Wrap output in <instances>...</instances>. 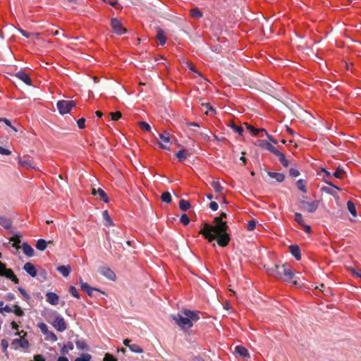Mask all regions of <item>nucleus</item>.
I'll list each match as a JSON object with an SVG mask.
<instances>
[{"instance_id": "obj_1", "label": "nucleus", "mask_w": 361, "mask_h": 361, "mask_svg": "<svg viewBox=\"0 0 361 361\" xmlns=\"http://www.w3.org/2000/svg\"><path fill=\"white\" fill-rule=\"evenodd\" d=\"M226 217V214L221 212L219 216L214 218V225L204 224L203 228L199 233L203 235L209 242L216 240L219 245L226 247L230 241L229 234L226 231L228 226L226 222L223 221Z\"/></svg>"}, {"instance_id": "obj_2", "label": "nucleus", "mask_w": 361, "mask_h": 361, "mask_svg": "<svg viewBox=\"0 0 361 361\" xmlns=\"http://www.w3.org/2000/svg\"><path fill=\"white\" fill-rule=\"evenodd\" d=\"M171 317L184 331H187L192 326V322H196L200 319L195 312L186 309L182 310L177 314L171 315Z\"/></svg>"}, {"instance_id": "obj_3", "label": "nucleus", "mask_w": 361, "mask_h": 361, "mask_svg": "<svg viewBox=\"0 0 361 361\" xmlns=\"http://www.w3.org/2000/svg\"><path fill=\"white\" fill-rule=\"evenodd\" d=\"M300 207L304 211L308 213H314L318 209L319 207V201L314 200L312 202H309L306 200L305 197H302L299 200Z\"/></svg>"}, {"instance_id": "obj_4", "label": "nucleus", "mask_w": 361, "mask_h": 361, "mask_svg": "<svg viewBox=\"0 0 361 361\" xmlns=\"http://www.w3.org/2000/svg\"><path fill=\"white\" fill-rule=\"evenodd\" d=\"M76 106V103L73 100H60L57 102L56 106L61 114H66Z\"/></svg>"}, {"instance_id": "obj_5", "label": "nucleus", "mask_w": 361, "mask_h": 361, "mask_svg": "<svg viewBox=\"0 0 361 361\" xmlns=\"http://www.w3.org/2000/svg\"><path fill=\"white\" fill-rule=\"evenodd\" d=\"M0 276L11 279L15 283H18L19 280L11 269H7L6 265L0 261Z\"/></svg>"}, {"instance_id": "obj_6", "label": "nucleus", "mask_w": 361, "mask_h": 361, "mask_svg": "<svg viewBox=\"0 0 361 361\" xmlns=\"http://www.w3.org/2000/svg\"><path fill=\"white\" fill-rule=\"evenodd\" d=\"M52 325L57 331L60 332L64 331L67 328V325L64 319L60 314H57L55 317Z\"/></svg>"}, {"instance_id": "obj_7", "label": "nucleus", "mask_w": 361, "mask_h": 361, "mask_svg": "<svg viewBox=\"0 0 361 361\" xmlns=\"http://www.w3.org/2000/svg\"><path fill=\"white\" fill-rule=\"evenodd\" d=\"M111 25L115 33L121 35L127 32L126 29L124 28L119 20L117 18L111 19Z\"/></svg>"}, {"instance_id": "obj_8", "label": "nucleus", "mask_w": 361, "mask_h": 361, "mask_svg": "<svg viewBox=\"0 0 361 361\" xmlns=\"http://www.w3.org/2000/svg\"><path fill=\"white\" fill-rule=\"evenodd\" d=\"M99 272L111 281L116 280V274L109 267H101L99 268Z\"/></svg>"}, {"instance_id": "obj_9", "label": "nucleus", "mask_w": 361, "mask_h": 361, "mask_svg": "<svg viewBox=\"0 0 361 361\" xmlns=\"http://www.w3.org/2000/svg\"><path fill=\"white\" fill-rule=\"evenodd\" d=\"M158 137H155L157 139H159L161 142H159V145L162 149H169V147L166 145V144L170 142V136L169 133L165 131L164 133H157Z\"/></svg>"}, {"instance_id": "obj_10", "label": "nucleus", "mask_w": 361, "mask_h": 361, "mask_svg": "<svg viewBox=\"0 0 361 361\" xmlns=\"http://www.w3.org/2000/svg\"><path fill=\"white\" fill-rule=\"evenodd\" d=\"M326 183L329 186L322 187L321 188L322 191L333 196L337 195V190H339L340 188L334 185L331 181H326Z\"/></svg>"}, {"instance_id": "obj_11", "label": "nucleus", "mask_w": 361, "mask_h": 361, "mask_svg": "<svg viewBox=\"0 0 361 361\" xmlns=\"http://www.w3.org/2000/svg\"><path fill=\"white\" fill-rule=\"evenodd\" d=\"M281 266L274 265L273 267L268 269L269 275L276 277V279H283V271H281Z\"/></svg>"}, {"instance_id": "obj_12", "label": "nucleus", "mask_w": 361, "mask_h": 361, "mask_svg": "<svg viewBox=\"0 0 361 361\" xmlns=\"http://www.w3.org/2000/svg\"><path fill=\"white\" fill-rule=\"evenodd\" d=\"M18 163L26 169H35L32 159L30 157H23L18 159Z\"/></svg>"}, {"instance_id": "obj_13", "label": "nucleus", "mask_w": 361, "mask_h": 361, "mask_svg": "<svg viewBox=\"0 0 361 361\" xmlns=\"http://www.w3.org/2000/svg\"><path fill=\"white\" fill-rule=\"evenodd\" d=\"M281 271H283V280L290 281V280L293 278L294 274L293 271L288 268L285 264L281 265Z\"/></svg>"}, {"instance_id": "obj_14", "label": "nucleus", "mask_w": 361, "mask_h": 361, "mask_svg": "<svg viewBox=\"0 0 361 361\" xmlns=\"http://www.w3.org/2000/svg\"><path fill=\"white\" fill-rule=\"evenodd\" d=\"M15 76L19 80H22L26 85H31L32 81L29 75L23 71H20L16 73Z\"/></svg>"}, {"instance_id": "obj_15", "label": "nucleus", "mask_w": 361, "mask_h": 361, "mask_svg": "<svg viewBox=\"0 0 361 361\" xmlns=\"http://www.w3.org/2000/svg\"><path fill=\"white\" fill-rule=\"evenodd\" d=\"M47 301L52 305H56L59 303V296L52 292H48L46 294Z\"/></svg>"}, {"instance_id": "obj_16", "label": "nucleus", "mask_w": 361, "mask_h": 361, "mask_svg": "<svg viewBox=\"0 0 361 361\" xmlns=\"http://www.w3.org/2000/svg\"><path fill=\"white\" fill-rule=\"evenodd\" d=\"M23 269L32 277L37 276L36 269L35 266L30 262L25 263L23 266Z\"/></svg>"}, {"instance_id": "obj_17", "label": "nucleus", "mask_w": 361, "mask_h": 361, "mask_svg": "<svg viewBox=\"0 0 361 361\" xmlns=\"http://www.w3.org/2000/svg\"><path fill=\"white\" fill-rule=\"evenodd\" d=\"M92 193L94 195H99V197H100V199L102 200H103L106 203L109 202V197H107V195L106 194V192L102 189H101V188H98V189L93 188Z\"/></svg>"}, {"instance_id": "obj_18", "label": "nucleus", "mask_w": 361, "mask_h": 361, "mask_svg": "<svg viewBox=\"0 0 361 361\" xmlns=\"http://www.w3.org/2000/svg\"><path fill=\"white\" fill-rule=\"evenodd\" d=\"M0 226L6 230H10L12 226V221L5 216H0Z\"/></svg>"}, {"instance_id": "obj_19", "label": "nucleus", "mask_w": 361, "mask_h": 361, "mask_svg": "<svg viewBox=\"0 0 361 361\" xmlns=\"http://www.w3.org/2000/svg\"><path fill=\"white\" fill-rule=\"evenodd\" d=\"M289 249L292 255L294 256L297 260L301 259L300 250L298 245H292L290 246Z\"/></svg>"}, {"instance_id": "obj_20", "label": "nucleus", "mask_w": 361, "mask_h": 361, "mask_svg": "<svg viewBox=\"0 0 361 361\" xmlns=\"http://www.w3.org/2000/svg\"><path fill=\"white\" fill-rule=\"evenodd\" d=\"M267 173L270 178L276 179L277 182H283L285 179V176L282 173L268 171Z\"/></svg>"}, {"instance_id": "obj_21", "label": "nucleus", "mask_w": 361, "mask_h": 361, "mask_svg": "<svg viewBox=\"0 0 361 361\" xmlns=\"http://www.w3.org/2000/svg\"><path fill=\"white\" fill-rule=\"evenodd\" d=\"M56 270L59 273H61L64 277H67L70 274L71 268L69 265H68V266L61 265L56 268Z\"/></svg>"}, {"instance_id": "obj_22", "label": "nucleus", "mask_w": 361, "mask_h": 361, "mask_svg": "<svg viewBox=\"0 0 361 361\" xmlns=\"http://www.w3.org/2000/svg\"><path fill=\"white\" fill-rule=\"evenodd\" d=\"M22 250L25 255L28 257H32L34 255L33 248L28 245L27 243H23L22 245Z\"/></svg>"}, {"instance_id": "obj_23", "label": "nucleus", "mask_w": 361, "mask_h": 361, "mask_svg": "<svg viewBox=\"0 0 361 361\" xmlns=\"http://www.w3.org/2000/svg\"><path fill=\"white\" fill-rule=\"evenodd\" d=\"M235 352L238 354L240 356H241L242 357H249V353L247 352V350L242 346V345H237L235 348Z\"/></svg>"}, {"instance_id": "obj_24", "label": "nucleus", "mask_w": 361, "mask_h": 361, "mask_svg": "<svg viewBox=\"0 0 361 361\" xmlns=\"http://www.w3.org/2000/svg\"><path fill=\"white\" fill-rule=\"evenodd\" d=\"M156 37L159 40L161 45L163 46L166 44V39L164 32L161 29H160L159 27L157 29Z\"/></svg>"}, {"instance_id": "obj_25", "label": "nucleus", "mask_w": 361, "mask_h": 361, "mask_svg": "<svg viewBox=\"0 0 361 361\" xmlns=\"http://www.w3.org/2000/svg\"><path fill=\"white\" fill-rule=\"evenodd\" d=\"M17 344L19 345L23 349H26L29 346V343H28L27 340H26V339H22V338L14 339L12 342V345H15Z\"/></svg>"}, {"instance_id": "obj_26", "label": "nucleus", "mask_w": 361, "mask_h": 361, "mask_svg": "<svg viewBox=\"0 0 361 361\" xmlns=\"http://www.w3.org/2000/svg\"><path fill=\"white\" fill-rule=\"evenodd\" d=\"M47 246V242L44 239H39L36 244V247L40 251H43Z\"/></svg>"}, {"instance_id": "obj_27", "label": "nucleus", "mask_w": 361, "mask_h": 361, "mask_svg": "<svg viewBox=\"0 0 361 361\" xmlns=\"http://www.w3.org/2000/svg\"><path fill=\"white\" fill-rule=\"evenodd\" d=\"M179 207L182 211L186 212L190 207V204L188 201L180 200L179 202Z\"/></svg>"}, {"instance_id": "obj_28", "label": "nucleus", "mask_w": 361, "mask_h": 361, "mask_svg": "<svg viewBox=\"0 0 361 361\" xmlns=\"http://www.w3.org/2000/svg\"><path fill=\"white\" fill-rule=\"evenodd\" d=\"M45 336V340L49 341L51 342H55L57 341V336L53 332L49 330V331L47 332Z\"/></svg>"}, {"instance_id": "obj_29", "label": "nucleus", "mask_w": 361, "mask_h": 361, "mask_svg": "<svg viewBox=\"0 0 361 361\" xmlns=\"http://www.w3.org/2000/svg\"><path fill=\"white\" fill-rule=\"evenodd\" d=\"M260 146L264 147V148H265L266 149L269 150L271 153L276 149L275 147H274L271 144H270L269 142H267L266 140L262 141V143H261Z\"/></svg>"}, {"instance_id": "obj_30", "label": "nucleus", "mask_w": 361, "mask_h": 361, "mask_svg": "<svg viewBox=\"0 0 361 361\" xmlns=\"http://www.w3.org/2000/svg\"><path fill=\"white\" fill-rule=\"evenodd\" d=\"M190 15L195 19H200L202 17V13L198 8L192 9L190 11Z\"/></svg>"}, {"instance_id": "obj_31", "label": "nucleus", "mask_w": 361, "mask_h": 361, "mask_svg": "<svg viewBox=\"0 0 361 361\" xmlns=\"http://www.w3.org/2000/svg\"><path fill=\"white\" fill-rule=\"evenodd\" d=\"M296 185L300 190H301L304 193L307 192V189H306L305 183L304 180H302V179L298 180L296 183Z\"/></svg>"}, {"instance_id": "obj_32", "label": "nucleus", "mask_w": 361, "mask_h": 361, "mask_svg": "<svg viewBox=\"0 0 361 361\" xmlns=\"http://www.w3.org/2000/svg\"><path fill=\"white\" fill-rule=\"evenodd\" d=\"M212 186L216 192L221 193L224 190V188L217 181H213Z\"/></svg>"}, {"instance_id": "obj_33", "label": "nucleus", "mask_w": 361, "mask_h": 361, "mask_svg": "<svg viewBox=\"0 0 361 361\" xmlns=\"http://www.w3.org/2000/svg\"><path fill=\"white\" fill-rule=\"evenodd\" d=\"M344 174H345V171L343 169H341V168H338L336 169V171L333 173V176L336 178H339V179H341L343 178L344 176Z\"/></svg>"}, {"instance_id": "obj_34", "label": "nucleus", "mask_w": 361, "mask_h": 361, "mask_svg": "<svg viewBox=\"0 0 361 361\" xmlns=\"http://www.w3.org/2000/svg\"><path fill=\"white\" fill-rule=\"evenodd\" d=\"M75 345L78 349L79 350H85L87 349V344L85 341L82 339L78 340L75 342Z\"/></svg>"}, {"instance_id": "obj_35", "label": "nucleus", "mask_w": 361, "mask_h": 361, "mask_svg": "<svg viewBox=\"0 0 361 361\" xmlns=\"http://www.w3.org/2000/svg\"><path fill=\"white\" fill-rule=\"evenodd\" d=\"M347 207H348V209L350 212V213L353 216H356V209H355V204L352 202L348 201L347 203Z\"/></svg>"}, {"instance_id": "obj_36", "label": "nucleus", "mask_w": 361, "mask_h": 361, "mask_svg": "<svg viewBox=\"0 0 361 361\" xmlns=\"http://www.w3.org/2000/svg\"><path fill=\"white\" fill-rule=\"evenodd\" d=\"M73 349V343L69 342L67 345H65L61 348V352L62 354H66L68 353L69 350H72Z\"/></svg>"}, {"instance_id": "obj_37", "label": "nucleus", "mask_w": 361, "mask_h": 361, "mask_svg": "<svg viewBox=\"0 0 361 361\" xmlns=\"http://www.w3.org/2000/svg\"><path fill=\"white\" fill-rule=\"evenodd\" d=\"M129 349L133 352V353H141L143 352V350L142 348H140L138 345L137 344H131L130 345H129Z\"/></svg>"}, {"instance_id": "obj_38", "label": "nucleus", "mask_w": 361, "mask_h": 361, "mask_svg": "<svg viewBox=\"0 0 361 361\" xmlns=\"http://www.w3.org/2000/svg\"><path fill=\"white\" fill-rule=\"evenodd\" d=\"M161 200L166 203H170L171 202V195L170 192H165L161 196Z\"/></svg>"}, {"instance_id": "obj_39", "label": "nucleus", "mask_w": 361, "mask_h": 361, "mask_svg": "<svg viewBox=\"0 0 361 361\" xmlns=\"http://www.w3.org/2000/svg\"><path fill=\"white\" fill-rule=\"evenodd\" d=\"M295 221L300 226H305V221L300 213H295Z\"/></svg>"}, {"instance_id": "obj_40", "label": "nucleus", "mask_w": 361, "mask_h": 361, "mask_svg": "<svg viewBox=\"0 0 361 361\" xmlns=\"http://www.w3.org/2000/svg\"><path fill=\"white\" fill-rule=\"evenodd\" d=\"M37 326L40 329L41 332L45 335L47 331H49L47 325L44 322H39L37 324Z\"/></svg>"}, {"instance_id": "obj_41", "label": "nucleus", "mask_w": 361, "mask_h": 361, "mask_svg": "<svg viewBox=\"0 0 361 361\" xmlns=\"http://www.w3.org/2000/svg\"><path fill=\"white\" fill-rule=\"evenodd\" d=\"M176 157L180 161H183L186 159V154L184 149L179 150L176 153Z\"/></svg>"}, {"instance_id": "obj_42", "label": "nucleus", "mask_w": 361, "mask_h": 361, "mask_svg": "<svg viewBox=\"0 0 361 361\" xmlns=\"http://www.w3.org/2000/svg\"><path fill=\"white\" fill-rule=\"evenodd\" d=\"M92 358L91 355L85 353L81 357H77L75 361H90Z\"/></svg>"}, {"instance_id": "obj_43", "label": "nucleus", "mask_w": 361, "mask_h": 361, "mask_svg": "<svg viewBox=\"0 0 361 361\" xmlns=\"http://www.w3.org/2000/svg\"><path fill=\"white\" fill-rule=\"evenodd\" d=\"M121 113L120 111L111 112L109 114V116L112 121H118L121 118Z\"/></svg>"}, {"instance_id": "obj_44", "label": "nucleus", "mask_w": 361, "mask_h": 361, "mask_svg": "<svg viewBox=\"0 0 361 361\" xmlns=\"http://www.w3.org/2000/svg\"><path fill=\"white\" fill-rule=\"evenodd\" d=\"M139 126L142 130L145 131H150L151 130L150 126L145 121H140L139 123Z\"/></svg>"}, {"instance_id": "obj_45", "label": "nucleus", "mask_w": 361, "mask_h": 361, "mask_svg": "<svg viewBox=\"0 0 361 361\" xmlns=\"http://www.w3.org/2000/svg\"><path fill=\"white\" fill-rule=\"evenodd\" d=\"M13 312L18 317H21L24 314L23 310L18 305L13 306Z\"/></svg>"}, {"instance_id": "obj_46", "label": "nucleus", "mask_w": 361, "mask_h": 361, "mask_svg": "<svg viewBox=\"0 0 361 361\" xmlns=\"http://www.w3.org/2000/svg\"><path fill=\"white\" fill-rule=\"evenodd\" d=\"M231 128L235 131V133H238L239 135H243V128L240 126H238L235 123H232L231 125Z\"/></svg>"}, {"instance_id": "obj_47", "label": "nucleus", "mask_w": 361, "mask_h": 361, "mask_svg": "<svg viewBox=\"0 0 361 361\" xmlns=\"http://www.w3.org/2000/svg\"><path fill=\"white\" fill-rule=\"evenodd\" d=\"M79 283H80L81 289L85 292L87 291L88 290H90V288H91V286H89L88 283L83 282V281L81 278L79 280Z\"/></svg>"}, {"instance_id": "obj_48", "label": "nucleus", "mask_w": 361, "mask_h": 361, "mask_svg": "<svg viewBox=\"0 0 361 361\" xmlns=\"http://www.w3.org/2000/svg\"><path fill=\"white\" fill-rule=\"evenodd\" d=\"M103 218L106 221V225H111L112 221L106 210L102 212Z\"/></svg>"}, {"instance_id": "obj_49", "label": "nucleus", "mask_w": 361, "mask_h": 361, "mask_svg": "<svg viewBox=\"0 0 361 361\" xmlns=\"http://www.w3.org/2000/svg\"><path fill=\"white\" fill-rule=\"evenodd\" d=\"M180 221L185 226L188 225L190 223V219L187 214H183L181 215L180 218Z\"/></svg>"}, {"instance_id": "obj_50", "label": "nucleus", "mask_w": 361, "mask_h": 361, "mask_svg": "<svg viewBox=\"0 0 361 361\" xmlns=\"http://www.w3.org/2000/svg\"><path fill=\"white\" fill-rule=\"evenodd\" d=\"M245 126L247 130L251 132L254 135H255V136L257 135V128H255L253 126H252L251 125L246 123H245Z\"/></svg>"}, {"instance_id": "obj_51", "label": "nucleus", "mask_w": 361, "mask_h": 361, "mask_svg": "<svg viewBox=\"0 0 361 361\" xmlns=\"http://www.w3.org/2000/svg\"><path fill=\"white\" fill-rule=\"evenodd\" d=\"M281 164L284 166V167H287L289 165V162L286 159V158L285 157V155L284 154H282L281 157H280L279 158Z\"/></svg>"}, {"instance_id": "obj_52", "label": "nucleus", "mask_w": 361, "mask_h": 361, "mask_svg": "<svg viewBox=\"0 0 361 361\" xmlns=\"http://www.w3.org/2000/svg\"><path fill=\"white\" fill-rule=\"evenodd\" d=\"M281 164L284 166V167H287L289 165V162L286 159V158L285 157V155L284 154H282L281 157H280L279 158Z\"/></svg>"}, {"instance_id": "obj_53", "label": "nucleus", "mask_w": 361, "mask_h": 361, "mask_svg": "<svg viewBox=\"0 0 361 361\" xmlns=\"http://www.w3.org/2000/svg\"><path fill=\"white\" fill-rule=\"evenodd\" d=\"M10 240L11 241H13L14 243H13V246H15L16 247H18V244L20 243V240L19 238V236L18 235H14L13 237H11L10 238Z\"/></svg>"}, {"instance_id": "obj_54", "label": "nucleus", "mask_w": 361, "mask_h": 361, "mask_svg": "<svg viewBox=\"0 0 361 361\" xmlns=\"http://www.w3.org/2000/svg\"><path fill=\"white\" fill-rule=\"evenodd\" d=\"M69 291H70V293H71L73 296H74V297H75V298H80V295H79V293H78V290H77V289H76V288H75V287H74V286H71V288H70V290H69Z\"/></svg>"}, {"instance_id": "obj_55", "label": "nucleus", "mask_w": 361, "mask_h": 361, "mask_svg": "<svg viewBox=\"0 0 361 361\" xmlns=\"http://www.w3.org/2000/svg\"><path fill=\"white\" fill-rule=\"evenodd\" d=\"M256 226V223L254 220L249 221L247 223V228L248 231H252Z\"/></svg>"}, {"instance_id": "obj_56", "label": "nucleus", "mask_w": 361, "mask_h": 361, "mask_svg": "<svg viewBox=\"0 0 361 361\" xmlns=\"http://www.w3.org/2000/svg\"><path fill=\"white\" fill-rule=\"evenodd\" d=\"M85 119L83 118H80L78 121H77V123H78V126L80 129H83L85 128Z\"/></svg>"}, {"instance_id": "obj_57", "label": "nucleus", "mask_w": 361, "mask_h": 361, "mask_svg": "<svg viewBox=\"0 0 361 361\" xmlns=\"http://www.w3.org/2000/svg\"><path fill=\"white\" fill-rule=\"evenodd\" d=\"M289 173L290 176H291L292 177H297L300 175L299 171L293 168L290 169Z\"/></svg>"}, {"instance_id": "obj_58", "label": "nucleus", "mask_w": 361, "mask_h": 361, "mask_svg": "<svg viewBox=\"0 0 361 361\" xmlns=\"http://www.w3.org/2000/svg\"><path fill=\"white\" fill-rule=\"evenodd\" d=\"M0 154L2 155H10L11 154V152L6 148H4L3 147L0 146Z\"/></svg>"}, {"instance_id": "obj_59", "label": "nucleus", "mask_w": 361, "mask_h": 361, "mask_svg": "<svg viewBox=\"0 0 361 361\" xmlns=\"http://www.w3.org/2000/svg\"><path fill=\"white\" fill-rule=\"evenodd\" d=\"M1 345L2 347L3 351H6L8 347V342L6 339H2L1 341Z\"/></svg>"}, {"instance_id": "obj_60", "label": "nucleus", "mask_w": 361, "mask_h": 361, "mask_svg": "<svg viewBox=\"0 0 361 361\" xmlns=\"http://www.w3.org/2000/svg\"><path fill=\"white\" fill-rule=\"evenodd\" d=\"M4 312H13V308L10 307L8 305H6L4 307L0 308V312L3 313Z\"/></svg>"}, {"instance_id": "obj_61", "label": "nucleus", "mask_w": 361, "mask_h": 361, "mask_svg": "<svg viewBox=\"0 0 361 361\" xmlns=\"http://www.w3.org/2000/svg\"><path fill=\"white\" fill-rule=\"evenodd\" d=\"M209 207L213 211H216L219 208V205L216 202H211L209 204Z\"/></svg>"}, {"instance_id": "obj_62", "label": "nucleus", "mask_w": 361, "mask_h": 361, "mask_svg": "<svg viewBox=\"0 0 361 361\" xmlns=\"http://www.w3.org/2000/svg\"><path fill=\"white\" fill-rule=\"evenodd\" d=\"M104 361H116V360L112 355L106 354L104 358Z\"/></svg>"}, {"instance_id": "obj_63", "label": "nucleus", "mask_w": 361, "mask_h": 361, "mask_svg": "<svg viewBox=\"0 0 361 361\" xmlns=\"http://www.w3.org/2000/svg\"><path fill=\"white\" fill-rule=\"evenodd\" d=\"M104 361H116V360L112 355L106 354L104 358Z\"/></svg>"}, {"instance_id": "obj_64", "label": "nucleus", "mask_w": 361, "mask_h": 361, "mask_svg": "<svg viewBox=\"0 0 361 361\" xmlns=\"http://www.w3.org/2000/svg\"><path fill=\"white\" fill-rule=\"evenodd\" d=\"M34 361H45V360L42 355H37L34 356Z\"/></svg>"}]
</instances>
